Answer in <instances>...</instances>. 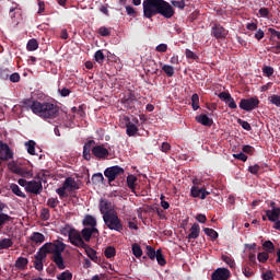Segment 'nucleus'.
<instances>
[{
  "label": "nucleus",
  "instance_id": "1",
  "mask_svg": "<svg viewBox=\"0 0 280 280\" xmlns=\"http://www.w3.org/2000/svg\"><path fill=\"white\" fill-rule=\"evenodd\" d=\"M67 248V244H65L60 240H56L52 242L45 243L43 245V250H46L48 255L51 256V261L57 266L59 270H65L67 266L65 265V258L62 257V253H65V249Z\"/></svg>",
  "mask_w": 280,
  "mask_h": 280
},
{
  "label": "nucleus",
  "instance_id": "2",
  "mask_svg": "<svg viewBox=\"0 0 280 280\" xmlns=\"http://www.w3.org/2000/svg\"><path fill=\"white\" fill-rule=\"evenodd\" d=\"M35 110V115L42 119H56L60 115V107L49 102L37 103Z\"/></svg>",
  "mask_w": 280,
  "mask_h": 280
},
{
  "label": "nucleus",
  "instance_id": "3",
  "mask_svg": "<svg viewBox=\"0 0 280 280\" xmlns=\"http://www.w3.org/2000/svg\"><path fill=\"white\" fill-rule=\"evenodd\" d=\"M103 221L109 231H117V233L124 231V224L121 223V219H119L117 211L112 212V214H105Z\"/></svg>",
  "mask_w": 280,
  "mask_h": 280
},
{
  "label": "nucleus",
  "instance_id": "4",
  "mask_svg": "<svg viewBox=\"0 0 280 280\" xmlns=\"http://www.w3.org/2000/svg\"><path fill=\"white\" fill-rule=\"evenodd\" d=\"M161 5V0H144L142 2L143 16L144 19H152L159 14V8Z\"/></svg>",
  "mask_w": 280,
  "mask_h": 280
},
{
  "label": "nucleus",
  "instance_id": "5",
  "mask_svg": "<svg viewBox=\"0 0 280 280\" xmlns=\"http://www.w3.org/2000/svg\"><path fill=\"white\" fill-rule=\"evenodd\" d=\"M75 189H80V185H78L75 178L68 177L65 179L62 186L56 189V194H58L59 198H67V190L75 191Z\"/></svg>",
  "mask_w": 280,
  "mask_h": 280
},
{
  "label": "nucleus",
  "instance_id": "6",
  "mask_svg": "<svg viewBox=\"0 0 280 280\" xmlns=\"http://www.w3.org/2000/svg\"><path fill=\"white\" fill-rule=\"evenodd\" d=\"M68 240L72 244V246H77V248H82L83 246H86L84 238H82V234L75 229H70L68 231Z\"/></svg>",
  "mask_w": 280,
  "mask_h": 280
},
{
  "label": "nucleus",
  "instance_id": "7",
  "mask_svg": "<svg viewBox=\"0 0 280 280\" xmlns=\"http://www.w3.org/2000/svg\"><path fill=\"white\" fill-rule=\"evenodd\" d=\"M137 102V95L135 94V91L131 90H129L121 98V104H124L127 110H131V113L137 110V107L135 106Z\"/></svg>",
  "mask_w": 280,
  "mask_h": 280
},
{
  "label": "nucleus",
  "instance_id": "8",
  "mask_svg": "<svg viewBox=\"0 0 280 280\" xmlns=\"http://www.w3.org/2000/svg\"><path fill=\"white\" fill-rule=\"evenodd\" d=\"M125 171L124 167L119 166V165H115L112 167H107L104 171V176L105 178L108 179V184L110 185V183H114V180L118 177V176H124Z\"/></svg>",
  "mask_w": 280,
  "mask_h": 280
},
{
  "label": "nucleus",
  "instance_id": "9",
  "mask_svg": "<svg viewBox=\"0 0 280 280\" xmlns=\"http://www.w3.org/2000/svg\"><path fill=\"white\" fill-rule=\"evenodd\" d=\"M158 14L163 16L164 19H172L174 14H176V11L174 10V7L170 4V2L165 0H160V7L158 9Z\"/></svg>",
  "mask_w": 280,
  "mask_h": 280
},
{
  "label": "nucleus",
  "instance_id": "10",
  "mask_svg": "<svg viewBox=\"0 0 280 280\" xmlns=\"http://www.w3.org/2000/svg\"><path fill=\"white\" fill-rule=\"evenodd\" d=\"M238 106L242 110H246L247 113H250V110H255V108H259V98L257 97L242 98Z\"/></svg>",
  "mask_w": 280,
  "mask_h": 280
},
{
  "label": "nucleus",
  "instance_id": "11",
  "mask_svg": "<svg viewBox=\"0 0 280 280\" xmlns=\"http://www.w3.org/2000/svg\"><path fill=\"white\" fill-rule=\"evenodd\" d=\"M92 154L97 161H106L110 152L108 149L104 148V144H97L92 148Z\"/></svg>",
  "mask_w": 280,
  "mask_h": 280
},
{
  "label": "nucleus",
  "instance_id": "12",
  "mask_svg": "<svg viewBox=\"0 0 280 280\" xmlns=\"http://www.w3.org/2000/svg\"><path fill=\"white\" fill-rule=\"evenodd\" d=\"M211 36L217 38V40H224L229 36V31L221 24L214 23L211 27Z\"/></svg>",
  "mask_w": 280,
  "mask_h": 280
},
{
  "label": "nucleus",
  "instance_id": "13",
  "mask_svg": "<svg viewBox=\"0 0 280 280\" xmlns=\"http://www.w3.org/2000/svg\"><path fill=\"white\" fill-rule=\"evenodd\" d=\"M26 192L34 194V196H40V194H43V182L40 179L30 180L26 186Z\"/></svg>",
  "mask_w": 280,
  "mask_h": 280
},
{
  "label": "nucleus",
  "instance_id": "14",
  "mask_svg": "<svg viewBox=\"0 0 280 280\" xmlns=\"http://www.w3.org/2000/svg\"><path fill=\"white\" fill-rule=\"evenodd\" d=\"M231 278V271L226 268H218L211 275V280H229Z\"/></svg>",
  "mask_w": 280,
  "mask_h": 280
},
{
  "label": "nucleus",
  "instance_id": "15",
  "mask_svg": "<svg viewBox=\"0 0 280 280\" xmlns=\"http://www.w3.org/2000/svg\"><path fill=\"white\" fill-rule=\"evenodd\" d=\"M0 159L1 161H10V159H14V153L10 150L8 143L0 142Z\"/></svg>",
  "mask_w": 280,
  "mask_h": 280
},
{
  "label": "nucleus",
  "instance_id": "16",
  "mask_svg": "<svg viewBox=\"0 0 280 280\" xmlns=\"http://www.w3.org/2000/svg\"><path fill=\"white\" fill-rule=\"evenodd\" d=\"M97 235H100L97 228H84L81 231V237L84 242H91V237H97Z\"/></svg>",
  "mask_w": 280,
  "mask_h": 280
},
{
  "label": "nucleus",
  "instance_id": "17",
  "mask_svg": "<svg viewBox=\"0 0 280 280\" xmlns=\"http://www.w3.org/2000/svg\"><path fill=\"white\" fill-rule=\"evenodd\" d=\"M100 211L104 218L106 214L115 213L116 211L113 209V202L108 199H101L100 201Z\"/></svg>",
  "mask_w": 280,
  "mask_h": 280
},
{
  "label": "nucleus",
  "instance_id": "18",
  "mask_svg": "<svg viewBox=\"0 0 280 280\" xmlns=\"http://www.w3.org/2000/svg\"><path fill=\"white\" fill-rule=\"evenodd\" d=\"M218 97L221 100V102H224L229 108L235 109L237 108V104L235 103V100L233 96H231V93L229 92H221L219 93Z\"/></svg>",
  "mask_w": 280,
  "mask_h": 280
},
{
  "label": "nucleus",
  "instance_id": "19",
  "mask_svg": "<svg viewBox=\"0 0 280 280\" xmlns=\"http://www.w3.org/2000/svg\"><path fill=\"white\" fill-rule=\"evenodd\" d=\"M93 145H95V140H89L83 145V159L84 161H91L93 159V155L91 152H93Z\"/></svg>",
  "mask_w": 280,
  "mask_h": 280
},
{
  "label": "nucleus",
  "instance_id": "20",
  "mask_svg": "<svg viewBox=\"0 0 280 280\" xmlns=\"http://www.w3.org/2000/svg\"><path fill=\"white\" fill-rule=\"evenodd\" d=\"M38 104H39V101H34L32 98H26L22 101L23 108H26V110H32L34 115H36V110H37L36 108Z\"/></svg>",
  "mask_w": 280,
  "mask_h": 280
},
{
  "label": "nucleus",
  "instance_id": "21",
  "mask_svg": "<svg viewBox=\"0 0 280 280\" xmlns=\"http://www.w3.org/2000/svg\"><path fill=\"white\" fill-rule=\"evenodd\" d=\"M125 124H126V133L128 137H137V132H139V127L136 125L130 124V117H125Z\"/></svg>",
  "mask_w": 280,
  "mask_h": 280
},
{
  "label": "nucleus",
  "instance_id": "22",
  "mask_svg": "<svg viewBox=\"0 0 280 280\" xmlns=\"http://www.w3.org/2000/svg\"><path fill=\"white\" fill-rule=\"evenodd\" d=\"M85 250V255L94 261V264H98L100 257H97V252L93 249L89 244H85V246L82 247Z\"/></svg>",
  "mask_w": 280,
  "mask_h": 280
},
{
  "label": "nucleus",
  "instance_id": "23",
  "mask_svg": "<svg viewBox=\"0 0 280 280\" xmlns=\"http://www.w3.org/2000/svg\"><path fill=\"white\" fill-rule=\"evenodd\" d=\"M196 121L198 124H201V126H207L208 128H211L213 126V119L209 118V116H207L206 114L196 116Z\"/></svg>",
  "mask_w": 280,
  "mask_h": 280
},
{
  "label": "nucleus",
  "instance_id": "24",
  "mask_svg": "<svg viewBox=\"0 0 280 280\" xmlns=\"http://www.w3.org/2000/svg\"><path fill=\"white\" fill-rule=\"evenodd\" d=\"M83 226H90V229H96L97 226V220L91 215L86 214L82 221Z\"/></svg>",
  "mask_w": 280,
  "mask_h": 280
},
{
  "label": "nucleus",
  "instance_id": "25",
  "mask_svg": "<svg viewBox=\"0 0 280 280\" xmlns=\"http://www.w3.org/2000/svg\"><path fill=\"white\" fill-rule=\"evenodd\" d=\"M269 222H277L280 219V209L265 211Z\"/></svg>",
  "mask_w": 280,
  "mask_h": 280
},
{
  "label": "nucleus",
  "instance_id": "26",
  "mask_svg": "<svg viewBox=\"0 0 280 280\" xmlns=\"http://www.w3.org/2000/svg\"><path fill=\"white\" fill-rule=\"evenodd\" d=\"M198 237H200V225L198 223H194L190 228L188 240H198Z\"/></svg>",
  "mask_w": 280,
  "mask_h": 280
},
{
  "label": "nucleus",
  "instance_id": "27",
  "mask_svg": "<svg viewBox=\"0 0 280 280\" xmlns=\"http://www.w3.org/2000/svg\"><path fill=\"white\" fill-rule=\"evenodd\" d=\"M15 174L22 176L23 178H34V173L25 167L15 168Z\"/></svg>",
  "mask_w": 280,
  "mask_h": 280
},
{
  "label": "nucleus",
  "instance_id": "28",
  "mask_svg": "<svg viewBox=\"0 0 280 280\" xmlns=\"http://www.w3.org/2000/svg\"><path fill=\"white\" fill-rule=\"evenodd\" d=\"M27 264H30V260H27V258L25 257H19L15 260V268H18V270H25V268H27Z\"/></svg>",
  "mask_w": 280,
  "mask_h": 280
},
{
  "label": "nucleus",
  "instance_id": "29",
  "mask_svg": "<svg viewBox=\"0 0 280 280\" xmlns=\"http://www.w3.org/2000/svg\"><path fill=\"white\" fill-rule=\"evenodd\" d=\"M137 176L135 175H128L127 176V186L129 187V189H131V191H135L137 189Z\"/></svg>",
  "mask_w": 280,
  "mask_h": 280
},
{
  "label": "nucleus",
  "instance_id": "30",
  "mask_svg": "<svg viewBox=\"0 0 280 280\" xmlns=\"http://www.w3.org/2000/svg\"><path fill=\"white\" fill-rule=\"evenodd\" d=\"M31 242H34L35 244H43V242H45V235L39 232H34L31 236Z\"/></svg>",
  "mask_w": 280,
  "mask_h": 280
},
{
  "label": "nucleus",
  "instance_id": "31",
  "mask_svg": "<svg viewBox=\"0 0 280 280\" xmlns=\"http://www.w3.org/2000/svg\"><path fill=\"white\" fill-rule=\"evenodd\" d=\"M10 189H11L12 194L18 196L19 198H27V196L24 192L21 191V187H19V185L11 184Z\"/></svg>",
  "mask_w": 280,
  "mask_h": 280
},
{
  "label": "nucleus",
  "instance_id": "32",
  "mask_svg": "<svg viewBox=\"0 0 280 280\" xmlns=\"http://www.w3.org/2000/svg\"><path fill=\"white\" fill-rule=\"evenodd\" d=\"M13 245H14V242H12V238L0 240V250H5L8 248H12Z\"/></svg>",
  "mask_w": 280,
  "mask_h": 280
},
{
  "label": "nucleus",
  "instance_id": "33",
  "mask_svg": "<svg viewBox=\"0 0 280 280\" xmlns=\"http://www.w3.org/2000/svg\"><path fill=\"white\" fill-rule=\"evenodd\" d=\"M203 233L210 237L212 240V242H215V240H218L219 234L215 230L211 229V228H205L203 229Z\"/></svg>",
  "mask_w": 280,
  "mask_h": 280
},
{
  "label": "nucleus",
  "instance_id": "34",
  "mask_svg": "<svg viewBox=\"0 0 280 280\" xmlns=\"http://www.w3.org/2000/svg\"><path fill=\"white\" fill-rule=\"evenodd\" d=\"M25 148L32 156L36 154V142L34 140L25 142Z\"/></svg>",
  "mask_w": 280,
  "mask_h": 280
},
{
  "label": "nucleus",
  "instance_id": "35",
  "mask_svg": "<svg viewBox=\"0 0 280 280\" xmlns=\"http://www.w3.org/2000/svg\"><path fill=\"white\" fill-rule=\"evenodd\" d=\"M8 222H12V217L8 213L0 212V229H3Z\"/></svg>",
  "mask_w": 280,
  "mask_h": 280
},
{
  "label": "nucleus",
  "instance_id": "36",
  "mask_svg": "<svg viewBox=\"0 0 280 280\" xmlns=\"http://www.w3.org/2000/svg\"><path fill=\"white\" fill-rule=\"evenodd\" d=\"M262 248H264L265 253H267V255L272 254V253H275V243L271 241H266L262 244Z\"/></svg>",
  "mask_w": 280,
  "mask_h": 280
},
{
  "label": "nucleus",
  "instance_id": "37",
  "mask_svg": "<svg viewBox=\"0 0 280 280\" xmlns=\"http://www.w3.org/2000/svg\"><path fill=\"white\" fill-rule=\"evenodd\" d=\"M155 259H156L159 266H165V264H167V260H165V256H163L162 249L156 250Z\"/></svg>",
  "mask_w": 280,
  "mask_h": 280
},
{
  "label": "nucleus",
  "instance_id": "38",
  "mask_svg": "<svg viewBox=\"0 0 280 280\" xmlns=\"http://www.w3.org/2000/svg\"><path fill=\"white\" fill-rule=\"evenodd\" d=\"M104 255H105L106 259H113V257H115L117 255V250L113 246H107L105 248Z\"/></svg>",
  "mask_w": 280,
  "mask_h": 280
},
{
  "label": "nucleus",
  "instance_id": "39",
  "mask_svg": "<svg viewBox=\"0 0 280 280\" xmlns=\"http://www.w3.org/2000/svg\"><path fill=\"white\" fill-rule=\"evenodd\" d=\"M47 255H49V253L47 252V249H43V246H42L37 252V254L35 255V259L37 261H43L44 259H47Z\"/></svg>",
  "mask_w": 280,
  "mask_h": 280
},
{
  "label": "nucleus",
  "instance_id": "40",
  "mask_svg": "<svg viewBox=\"0 0 280 280\" xmlns=\"http://www.w3.org/2000/svg\"><path fill=\"white\" fill-rule=\"evenodd\" d=\"M131 250H132L135 257H137V259H139L143 255V249H141V245H139L137 243L131 246Z\"/></svg>",
  "mask_w": 280,
  "mask_h": 280
},
{
  "label": "nucleus",
  "instance_id": "41",
  "mask_svg": "<svg viewBox=\"0 0 280 280\" xmlns=\"http://www.w3.org/2000/svg\"><path fill=\"white\" fill-rule=\"evenodd\" d=\"M26 49L27 51H36V49H38V40H36V38L30 39Z\"/></svg>",
  "mask_w": 280,
  "mask_h": 280
},
{
  "label": "nucleus",
  "instance_id": "42",
  "mask_svg": "<svg viewBox=\"0 0 280 280\" xmlns=\"http://www.w3.org/2000/svg\"><path fill=\"white\" fill-rule=\"evenodd\" d=\"M191 106L192 110H198V108H200V96H198L197 93L191 96Z\"/></svg>",
  "mask_w": 280,
  "mask_h": 280
},
{
  "label": "nucleus",
  "instance_id": "43",
  "mask_svg": "<svg viewBox=\"0 0 280 280\" xmlns=\"http://www.w3.org/2000/svg\"><path fill=\"white\" fill-rule=\"evenodd\" d=\"M94 60L98 65H104V60H106V56H104V51L97 50L94 55Z\"/></svg>",
  "mask_w": 280,
  "mask_h": 280
},
{
  "label": "nucleus",
  "instance_id": "44",
  "mask_svg": "<svg viewBox=\"0 0 280 280\" xmlns=\"http://www.w3.org/2000/svg\"><path fill=\"white\" fill-rule=\"evenodd\" d=\"M190 196L192 198H200L202 196V188H199L198 186H192L190 188Z\"/></svg>",
  "mask_w": 280,
  "mask_h": 280
},
{
  "label": "nucleus",
  "instance_id": "45",
  "mask_svg": "<svg viewBox=\"0 0 280 280\" xmlns=\"http://www.w3.org/2000/svg\"><path fill=\"white\" fill-rule=\"evenodd\" d=\"M185 56H186L187 60H196V61L200 60V57H198V55H196V52H194L189 48H186Z\"/></svg>",
  "mask_w": 280,
  "mask_h": 280
},
{
  "label": "nucleus",
  "instance_id": "46",
  "mask_svg": "<svg viewBox=\"0 0 280 280\" xmlns=\"http://www.w3.org/2000/svg\"><path fill=\"white\" fill-rule=\"evenodd\" d=\"M147 256L149 257V259H151L152 261H154V259H156V250L154 249V247L147 245Z\"/></svg>",
  "mask_w": 280,
  "mask_h": 280
},
{
  "label": "nucleus",
  "instance_id": "47",
  "mask_svg": "<svg viewBox=\"0 0 280 280\" xmlns=\"http://www.w3.org/2000/svg\"><path fill=\"white\" fill-rule=\"evenodd\" d=\"M93 185H100V183H104V175L102 173H95L92 176Z\"/></svg>",
  "mask_w": 280,
  "mask_h": 280
},
{
  "label": "nucleus",
  "instance_id": "48",
  "mask_svg": "<svg viewBox=\"0 0 280 280\" xmlns=\"http://www.w3.org/2000/svg\"><path fill=\"white\" fill-rule=\"evenodd\" d=\"M162 71L167 75V78H174V67L170 65H164Z\"/></svg>",
  "mask_w": 280,
  "mask_h": 280
},
{
  "label": "nucleus",
  "instance_id": "49",
  "mask_svg": "<svg viewBox=\"0 0 280 280\" xmlns=\"http://www.w3.org/2000/svg\"><path fill=\"white\" fill-rule=\"evenodd\" d=\"M236 121L238 126L242 127L243 130H247V132H250V130H253V127H250L248 121L242 120V118H238Z\"/></svg>",
  "mask_w": 280,
  "mask_h": 280
},
{
  "label": "nucleus",
  "instance_id": "50",
  "mask_svg": "<svg viewBox=\"0 0 280 280\" xmlns=\"http://www.w3.org/2000/svg\"><path fill=\"white\" fill-rule=\"evenodd\" d=\"M58 280H71L73 279V273H71V271L66 270L63 272H61L59 276H57Z\"/></svg>",
  "mask_w": 280,
  "mask_h": 280
},
{
  "label": "nucleus",
  "instance_id": "51",
  "mask_svg": "<svg viewBox=\"0 0 280 280\" xmlns=\"http://www.w3.org/2000/svg\"><path fill=\"white\" fill-rule=\"evenodd\" d=\"M47 207H49L50 209H56L58 207V205H60V200H58V198H48L47 200Z\"/></svg>",
  "mask_w": 280,
  "mask_h": 280
},
{
  "label": "nucleus",
  "instance_id": "52",
  "mask_svg": "<svg viewBox=\"0 0 280 280\" xmlns=\"http://www.w3.org/2000/svg\"><path fill=\"white\" fill-rule=\"evenodd\" d=\"M221 259H222V261H224V264H226L230 268H235V260H233V258H231L230 256L222 255Z\"/></svg>",
  "mask_w": 280,
  "mask_h": 280
},
{
  "label": "nucleus",
  "instance_id": "53",
  "mask_svg": "<svg viewBox=\"0 0 280 280\" xmlns=\"http://www.w3.org/2000/svg\"><path fill=\"white\" fill-rule=\"evenodd\" d=\"M258 14L261 19H270V9L268 8H260Z\"/></svg>",
  "mask_w": 280,
  "mask_h": 280
},
{
  "label": "nucleus",
  "instance_id": "54",
  "mask_svg": "<svg viewBox=\"0 0 280 280\" xmlns=\"http://www.w3.org/2000/svg\"><path fill=\"white\" fill-rule=\"evenodd\" d=\"M258 261H260V264H266V261H268V259H270V255H268V253L266 252H261V253H258Z\"/></svg>",
  "mask_w": 280,
  "mask_h": 280
},
{
  "label": "nucleus",
  "instance_id": "55",
  "mask_svg": "<svg viewBox=\"0 0 280 280\" xmlns=\"http://www.w3.org/2000/svg\"><path fill=\"white\" fill-rule=\"evenodd\" d=\"M262 73L264 75H266L267 78H270L271 75L275 74V68L270 67V66H265L262 68Z\"/></svg>",
  "mask_w": 280,
  "mask_h": 280
},
{
  "label": "nucleus",
  "instance_id": "56",
  "mask_svg": "<svg viewBox=\"0 0 280 280\" xmlns=\"http://www.w3.org/2000/svg\"><path fill=\"white\" fill-rule=\"evenodd\" d=\"M269 102L271 104H273V106H277L278 108H280V96L277 95V94H272L270 97H269Z\"/></svg>",
  "mask_w": 280,
  "mask_h": 280
},
{
  "label": "nucleus",
  "instance_id": "57",
  "mask_svg": "<svg viewBox=\"0 0 280 280\" xmlns=\"http://www.w3.org/2000/svg\"><path fill=\"white\" fill-rule=\"evenodd\" d=\"M49 218H51V213L49 212L48 208H43L42 212H40V219L44 221L49 220Z\"/></svg>",
  "mask_w": 280,
  "mask_h": 280
},
{
  "label": "nucleus",
  "instance_id": "58",
  "mask_svg": "<svg viewBox=\"0 0 280 280\" xmlns=\"http://www.w3.org/2000/svg\"><path fill=\"white\" fill-rule=\"evenodd\" d=\"M233 156L237 160V161H243V163H246V161H248V155H246L245 153L241 152V153H235L233 154Z\"/></svg>",
  "mask_w": 280,
  "mask_h": 280
},
{
  "label": "nucleus",
  "instance_id": "59",
  "mask_svg": "<svg viewBox=\"0 0 280 280\" xmlns=\"http://www.w3.org/2000/svg\"><path fill=\"white\" fill-rule=\"evenodd\" d=\"M171 3L174 8H178L179 10H185V0H182V1L173 0L171 1Z\"/></svg>",
  "mask_w": 280,
  "mask_h": 280
},
{
  "label": "nucleus",
  "instance_id": "60",
  "mask_svg": "<svg viewBox=\"0 0 280 280\" xmlns=\"http://www.w3.org/2000/svg\"><path fill=\"white\" fill-rule=\"evenodd\" d=\"M259 170H261V166H259L258 164H255L248 167V173L257 176V174H259Z\"/></svg>",
  "mask_w": 280,
  "mask_h": 280
},
{
  "label": "nucleus",
  "instance_id": "61",
  "mask_svg": "<svg viewBox=\"0 0 280 280\" xmlns=\"http://www.w3.org/2000/svg\"><path fill=\"white\" fill-rule=\"evenodd\" d=\"M100 36H110V30H108L106 26H102L98 28Z\"/></svg>",
  "mask_w": 280,
  "mask_h": 280
},
{
  "label": "nucleus",
  "instance_id": "62",
  "mask_svg": "<svg viewBox=\"0 0 280 280\" xmlns=\"http://www.w3.org/2000/svg\"><path fill=\"white\" fill-rule=\"evenodd\" d=\"M155 51L159 54H165L167 51V44H160L155 47Z\"/></svg>",
  "mask_w": 280,
  "mask_h": 280
},
{
  "label": "nucleus",
  "instance_id": "63",
  "mask_svg": "<svg viewBox=\"0 0 280 280\" xmlns=\"http://www.w3.org/2000/svg\"><path fill=\"white\" fill-rule=\"evenodd\" d=\"M269 34H271V38H278L280 40V32L270 27L268 28Z\"/></svg>",
  "mask_w": 280,
  "mask_h": 280
},
{
  "label": "nucleus",
  "instance_id": "64",
  "mask_svg": "<svg viewBox=\"0 0 280 280\" xmlns=\"http://www.w3.org/2000/svg\"><path fill=\"white\" fill-rule=\"evenodd\" d=\"M268 51H271L272 54H280V40L277 42L276 46L268 48Z\"/></svg>",
  "mask_w": 280,
  "mask_h": 280
}]
</instances>
